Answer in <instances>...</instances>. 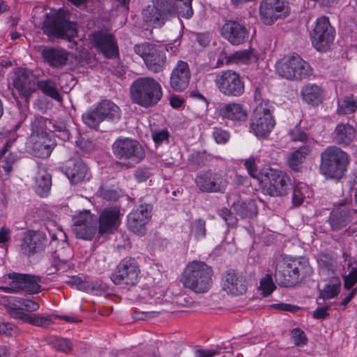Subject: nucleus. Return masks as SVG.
Instances as JSON below:
<instances>
[{
  "mask_svg": "<svg viewBox=\"0 0 357 357\" xmlns=\"http://www.w3.org/2000/svg\"><path fill=\"white\" fill-rule=\"evenodd\" d=\"M213 271L200 261L190 262L184 269L180 282L184 287L197 294L207 292L212 286Z\"/></svg>",
  "mask_w": 357,
  "mask_h": 357,
  "instance_id": "f257e3e1",
  "label": "nucleus"
},
{
  "mask_svg": "<svg viewBox=\"0 0 357 357\" xmlns=\"http://www.w3.org/2000/svg\"><path fill=\"white\" fill-rule=\"evenodd\" d=\"M312 273L307 259L295 258L288 262L278 263L275 269V278L279 285L291 287L310 276Z\"/></svg>",
  "mask_w": 357,
  "mask_h": 357,
  "instance_id": "f03ea898",
  "label": "nucleus"
},
{
  "mask_svg": "<svg viewBox=\"0 0 357 357\" xmlns=\"http://www.w3.org/2000/svg\"><path fill=\"white\" fill-rule=\"evenodd\" d=\"M160 84L151 77H139L130 86V96L133 102L144 107L155 105L162 98Z\"/></svg>",
  "mask_w": 357,
  "mask_h": 357,
  "instance_id": "7ed1b4c3",
  "label": "nucleus"
},
{
  "mask_svg": "<svg viewBox=\"0 0 357 357\" xmlns=\"http://www.w3.org/2000/svg\"><path fill=\"white\" fill-rule=\"evenodd\" d=\"M320 171L327 178H341L349 164L346 152L339 147H328L321 154Z\"/></svg>",
  "mask_w": 357,
  "mask_h": 357,
  "instance_id": "20e7f679",
  "label": "nucleus"
},
{
  "mask_svg": "<svg viewBox=\"0 0 357 357\" xmlns=\"http://www.w3.org/2000/svg\"><path fill=\"white\" fill-rule=\"evenodd\" d=\"M43 22V31L49 36L71 41L77 36L76 24L68 21L64 13L56 12L47 14Z\"/></svg>",
  "mask_w": 357,
  "mask_h": 357,
  "instance_id": "39448f33",
  "label": "nucleus"
},
{
  "mask_svg": "<svg viewBox=\"0 0 357 357\" xmlns=\"http://www.w3.org/2000/svg\"><path fill=\"white\" fill-rule=\"evenodd\" d=\"M112 151L117 158L124 160L123 165L126 167H132L139 163L145 155L141 144L130 138L117 139L112 145Z\"/></svg>",
  "mask_w": 357,
  "mask_h": 357,
  "instance_id": "423d86ee",
  "label": "nucleus"
},
{
  "mask_svg": "<svg viewBox=\"0 0 357 357\" xmlns=\"http://www.w3.org/2000/svg\"><path fill=\"white\" fill-rule=\"evenodd\" d=\"M278 75L287 79H301L311 75L310 65L298 55H293L277 62Z\"/></svg>",
  "mask_w": 357,
  "mask_h": 357,
  "instance_id": "0eeeda50",
  "label": "nucleus"
},
{
  "mask_svg": "<svg viewBox=\"0 0 357 357\" xmlns=\"http://www.w3.org/2000/svg\"><path fill=\"white\" fill-rule=\"evenodd\" d=\"M275 124L271 112V107L266 102H261L255 109L250 119V129L257 137L266 138Z\"/></svg>",
  "mask_w": 357,
  "mask_h": 357,
  "instance_id": "6e6552de",
  "label": "nucleus"
},
{
  "mask_svg": "<svg viewBox=\"0 0 357 357\" xmlns=\"http://www.w3.org/2000/svg\"><path fill=\"white\" fill-rule=\"evenodd\" d=\"M134 52L143 58L149 70L159 73L164 70L167 57L162 46L145 43L135 45Z\"/></svg>",
  "mask_w": 357,
  "mask_h": 357,
  "instance_id": "1a4fd4ad",
  "label": "nucleus"
},
{
  "mask_svg": "<svg viewBox=\"0 0 357 357\" xmlns=\"http://www.w3.org/2000/svg\"><path fill=\"white\" fill-rule=\"evenodd\" d=\"M174 12V6L169 0H156L153 6H149L142 11L144 23L152 27H160L165 24L169 15Z\"/></svg>",
  "mask_w": 357,
  "mask_h": 357,
  "instance_id": "9d476101",
  "label": "nucleus"
},
{
  "mask_svg": "<svg viewBox=\"0 0 357 357\" xmlns=\"http://www.w3.org/2000/svg\"><path fill=\"white\" fill-rule=\"evenodd\" d=\"M215 83L219 91L225 96L238 97L244 93L243 79L234 70H227L218 74Z\"/></svg>",
  "mask_w": 357,
  "mask_h": 357,
  "instance_id": "9b49d317",
  "label": "nucleus"
},
{
  "mask_svg": "<svg viewBox=\"0 0 357 357\" xmlns=\"http://www.w3.org/2000/svg\"><path fill=\"white\" fill-rule=\"evenodd\" d=\"M310 36L314 48L319 52H326L334 40L335 29L331 25L328 17H321L317 20Z\"/></svg>",
  "mask_w": 357,
  "mask_h": 357,
  "instance_id": "f8f14e48",
  "label": "nucleus"
},
{
  "mask_svg": "<svg viewBox=\"0 0 357 357\" xmlns=\"http://www.w3.org/2000/svg\"><path fill=\"white\" fill-rule=\"evenodd\" d=\"M72 231L75 236L91 241L97 231L98 218L90 211L84 210L73 218Z\"/></svg>",
  "mask_w": 357,
  "mask_h": 357,
  "instance_id": "ddd939ff",
  "label": "nucleus"
},
{
  "mask_svg": "<svg viewBox=\"0 0 357 357\" xmlns=\"http://www.w3.org/2000/svg\"><path fill=\"white\" fill-rule=\"evenodd\" d=\"M10 282L7 287H1L4 292H19L24 291L31 294H36L40 291L39 283L41 278L39 276L12 273L8 275Z\"/></svg>",
  "mask_w": 357,
  "mask_h": 357,
  "instance_id": "4468645a",
  "label": "nucleus"
},
{
  "mask_svg": "<svg viewBox=\"0 0 357 357\" xmlns=\"http://www.w3.org/2000/svg\"><path fill=\"white\" fill-rule=\"evenodd\" d=\"M139 268L133 258H125L117 265L110 278L115 284L135 286L139 278Z\"/></svg>",
  "mask_w": 357,
  "mask_h": 357,
  "instance_id": "2eb2a0df",
  "label": "nucleus"
},
{
  "mask_svg": "<svg viewBox=\"0 0 357 357\" xmlns=\"http://www.w3.org/2000/svg\"><path fill=\"white\" fill-rule=\"evenodd\" d=\"M288 15V6L285 0H262L260 3V19L266 25H271L278 19L284 18Z\"/></svg>",
  "mask_w": 357,
  "mask_h": 357,
  "instance_id": "dca6fc26",
  "label": "nucleus"
},
{
  "mask_svg": "<svg viewBox=\"0 0 357 357\" xmlns=\"http://www.w3.org/2000/svg\"><path fill=\"white\" fill-rule=\"evenodd\" d=\"M195 183L198 188L204 192H224L227 181L222 174L207 171L199 174Z\"/></svg>",
  "mask_w": 357,
  "mask_h": 357,
  "instance_id": "f3484780",
  "label": "nucleus"
},
{
  "mask_svg": "<svg viewBox=\"0 0 357 357\" xmlns=\"http://www.w3.org/2000/svg\"><path fill=\"white\" fill-rule=\"evenodd\" d=\"M265 175L269 182L267 190L271 196L282 197L287 195L291 183L290 178L285 172L270 169Z\"/></svg>",
  "mask_w": 357,
  "mask_h": 357,
  "instance_id": "a211bd4d",
  "label": "nucleus"
},
{
  "mask_svg": "<svg viewBox=\"0 0 357 357\" xmlns=\"http://www.w3.org/2000/svg\"><path fill=\"white\" fill-rule=\"evenodd\" d=\"M37 77L30 70L22 69L15 73L13 86L26 100L37 89Z\"/></svg>",
  "mask_w": 357,
  "mask_h": 357,
  "instance_id": "6ab92c4d",
  "label": "nucleus"
},
{
  "mask_svg": "<svg viewBox=\"0 0 357 357\" xmlns=\"http://www.w3.org/2000/svg\"><path fill=\"white\" fill-rule=\"evenodd\" d=\"M95 47L108 59L115 58L119 54L118 46L112 34L107 31H96L91 35Z\"/></svg>",
  "mask_w": 357,
  "mask_h": 357,
  "instance_id": "aec40b11",
  "label": "nucleus"
},
{
  "mask_svg": "<svg viewBox=\"0 0 357 357\" xmlns=\"http://www.w3.org/2000/svg\"><path fill=\"white\" fill-rule=\"evenodd\" d=\"M152 206L149 204H144L128 216V227L130 231L138 234L145 233V225L151 218Z\"/></svg>",
  "mask_w": 357,
  "mask_h": 357,
  "instance_id": "412c9836",
  "label": "nucleus"
},
{
  "mask_svg": "<svg viewBox=\"0 0 357 357\" xmlns=\"http://www.w3.org/2000/svg\"><path fill=\"white\" fill-rule=\"evenodd\" d=\"M190 78L191 72L188 63L178 61L172 70L169 85L175 91H183L188 86Z\"/></svg>",
  "mask_w": 357,
  "mask_h": 357,
  "instance_id": "4be33fe9",
  "label": "nucleus"
},
{
  "mask_svg": "<svg viewBox=\"0 0 357 357\" xmlns=\"http://www.w3.org/2000/svg\"><path fill=\"white\" fill-rule=\"evenodd\" d=\"M221 34L229 43L234 45L243 44L248 38L246 27L234 20L227 21L221 29Z\"/></svg>",
  "mask_w": 357,
  "mask_h": 357,
  "instance_id": "5701e85b",
  "label": "nucleus"
},
{
  "mask_svg": "<svg viewBox=\"0 0 357 357\" xmlns=\"http://www.w3.org/2000/svg\"><path fill=\"white\" fill-rule=\"evenodd\" d=\"M6 312L14 319L21 320V314H27L23 310L32 312L37 311L40 305L38 303L29 298H11L4 304Z\"/></svg>",
  "mask_w": 357,
  "mask_h": 357,
  "instance_id": "b1692460",
  "label": "nucleus"
},
{
  "mask_svg": "<svg viewBox=\"0 0 357 357\" xmlns=\"http://www.w3.org/2000/svg\"><path fill=\"white\" fill-rule=\"evenodd\" d=\"M63 171L72 184L82 181L88 172V167L78 157L72 158L66 161Z\"/></svg>",
  "mask_w": 357,
  "mask_h": 357,
  "instance_id": "393cba45",
  "label": "nucleus"
},
{
  "mask_svg": "<svg viewBox=\"0 0 357 357\" xmlns=\"http://www.w3.org/2000/svg\"><path fill=\"white\" fill-rule=\"evenodd\" d=\"M222 289L228 294L232 296L242 295L247 291V283L245 278L234 271H229L225 275Z\"/></svg>",
  "mask_w": 357,
  "mask_h": 357,
  "instance_id": "a878e982",
  "label": "nucleus"
},
{
  "mask_svg": "<svg viewBox=\"0 0 357 357\" xmlns=\"http://www.w3.org/2000/svg\"><path fill=\"white\" fill-rule=\"evenodd\" d=\"M120 210L118 207L105 208L100 214L98 233L100 234L112 232L119 222Z\"/></svg>",
  "mask_w": 357,
  "mask_h": 357,
  "instance_id": "bb28decb",
  "label": "nucleus"
},
{
  "mask_svg": "<svg viewBox=\"0 0 357 357\" xmlns=\"http://www.w3.org/2000/svg\"><path fill=\"white\" fill-rule=\"evenodd\" d=\"M41 54L44 61L54 68L66 66L69 57L67 50L58 47H47L43 50Z\"/></svg>",
  "mask_w": 357,
  "mask_h": 357,
  "instance_id": "cd10ccee",
  "label": "nucleus"
},
{
  "mask_svg": "<svg viewBox=\"0 0 357 357\" xmlns=\"http://www.w3.org/2000/svg\"><path fill=\"white\" fill-rule=\"evenodd\" d=\"M218 113L220 116L234 121H245L248 118L244 105L238 102L225 104L218 109Z\"/></svg>",
  "mask_w": 357,
  "mask_h": 357,
  "instance_id": "c85d7f7f",
  "label": "nucleus"
},
{
  "mask_svg": "<svg viewBox=\"0 0 357 357\" xmlns=\"http://www.w3.org/2000/svg\"><path fill=\"white\" fill-rule=\"evenodd\" d=\"M351 210L349 205L340 204L331 212L329 222L334 230H338L347 226L351 221Z\"/></svg>",
  "mask_w": 357,
  "mask_h": 357,
  "instance_id": "c756f323",
  "label": "nucleus"
},
{
  "mask_svg": "<svg viewBox=\"0 0 357 357\" xmlns=\"http://www.w3.org/2000/svg\"><path fill=\"white\" fill-rule=\"evenodd\" d=\"M46 238L39 231H29L24 237L22 245L24 252L29 255L43 250L45 246Z\"/></svg>",
  "mask_w": 357,
  "mask_h": 357,
  "instance_id": "7c9ffc66",
  "label": "nucleus"
},
{
  "mask_svg": "<svg viewBox=\"0 0 357 357\" xmlns=\"http://www.w3.org/2000/svg\"><path fill=\"white\" fill-rule=\"evenodd\" d=\"M35 190L40 197L48 195L52 186V177L45 167H38L35 176Z\"/></svg>",
  "mask_w": 357,
  "mask_h": 357,
  "instance_id": "2f4dec72",
  "label": "nucleus"
},
{
  "mask_svg": "<svg viewBox=\"0 0 357 357\" xmlns=\"http://www.w3.org/2000/svg\"><path fill=\"white\" fill-rule=\"evenodd\" d=\"M53 122L42 116H36L31 121L32 138L48 137V132L54 130Z\"/></svg>",
  "mask_w": 357,
  "mask_h": 357,
  "instance_id": "473e14b6",
  "label": "nucleus"
},
{
  "mask_svg": "<svg viewBox=\"0 0 357 357\" xmlns=\"http://www.w3.org/2000/svg\"><path fill=\"white\" fill-rule=\"evenodd\" d=\"M32 152L35 156L47 158L50 155L55 144L49 137L32 138Z\"/></svg>",
  "mask_w": 357,
  "mask_h": 357,
  "instance_id": "72a5a7b5",
  "label": "nucleus"
},
{
  "mask_svg": "<svg viewBox=\"0 0 357 357\" xmlns=\"http://www.w3.org/2000/svg\"><path fill=\"white\" fill-rule=\"evenodd\" d=\"M103 121H118L121 118L119 107L110 100H102L97 106Z\"/></svg>",
  "mask_w": 357,
  "mask_h": 357,
  "instance_id": "f704fd0d",
  "label": "nucleus"
},
{
  "mask_svg": "<svg viewBox=\"0 0 357 357\" xmlns=\"http://www.w3.org/2000/svg\"><path fill=\"white\" fill-rule=\"evenodd\" d=\"M303 100L312 106L319 105L323 100V91L317 84H308L302 89Z\"/></svg>",
  "mask_w": 357,
  "mask_h": 357,
  "instance_id": "c9c22d12",
  "label": "nucleus"
},
{
  "mask_svg": "<svg viewBox=\"0 0 357 357\" xmlns=\"http://www.w3.org/2000/svg\"><path fill=\"white\" fill-rule=\"evenodd\" d=\"M311 151L312 149L310 146L305 145L290 153L287 160V164L289 168L296 172L300 171L306 156Z\"/></svg>",
  "mask_w": 357,
  "mask_h": 357,
  "instance_id": "e433bc0d",
  "label": "nucleus"
},
{
  "mask_svg": "<svg viewBox=\"0 0 357 357\" xmlns=\"http://www.w3.org/2000/svg\"><path fill=\"white\" fill-rule=\"evenodd\" d=\"M355 137V130L348 123L338 124L334 131V141L338 144H349Z\"/></svg>",
  "mask_w": 357,
  "mask_h": 357,
  "instance_id": "4c0bfd02",
  "label": "nucleus"
},
{
  "mask_svg": "<svg viewBox=\"0 0 357 357\" xmlns=\"http://www.w3.org/2000/svg\"><path fill=\"white\" fill-rule=\"evenodd\" d=\"M232 208L241 218H252L257 214V208L254 200L236 202L232 204Z\"/></svg>",
  "mask_w": 357,
  "mask_h": 357,
  "instance_id": "58836bf2",
  "label": "nucleus"
},
{
  "mask_svg": "<svg viewBox=\"0 0 357 357\" xmlns=\"http://www.w3.org/2000/svg\"><path fill=\"white\" fill-rule=\"evenodd\" d=\"M37 88L40 89L43 93L54 98L56 100H61V98L57 91L54 82L50 79L38 81Z\"/></svg>",
  "mask_w": 357,
  "mask_h": 357,
  "instance_id": "ea45409f",
  "label": "nucleus"
},
{
  "mask_svg": "<svg viewBox=\"0 0 357 357\" xmlns=\"http://www.w3.org/2000/svg\"><path fill=\"white\" fill-rule=\"evenodd\" d=\"M357 109V98L353 96H345L343 100L338 103L337 114H347L355 112Z\"/></svg>",
  "mask_w": 357,
  "mask_h": 357,
  "instance_id": "a19ab883",
  "label": "nucleus"
},
{
  "mask_svg": "<svg viewBox=\"0 0 357 357\" xmlns=\"http://www.w3.org/2000/svg\"><path fill=\"white\" fill-rule=\"evenodd\" d=\"M253 56V51L252 49L237 51L232 55L229 56L227 59V63H247Z\"/></svg>",
  "mask_w": 357,
  "mask_h": 357,
  "instance_id": "79ce46f5",
  "label": "nucleus"
},
{
  "mask_svg": "<svg viewBox=\"0 0 357 357\" xmlns=\"http://www.w3.org/2000/svg\"><path fill=\"white\" fill-rule=\"evenodd\" d=\"M84 123L91 128L96 129L99 124L103 121L98 109L96 107L93 110L87 111L82 115Z\"/></svg>",
  "mask_w": 357,
  "mask_h": 357,
  "instance_id": "37998d69",
  "label": "nucleus"
},
{
  "mask_svg": "<svg viewBox=\"0 0 357 357\" xmlns=\"http://www.w3.org/2000/svg\"><path fill=\"white\" fill-rule=\"evenodd\" d=\"M20 317L21 320L24 322L39 327H46L52 323L49 317L38 316L36 314L31 315L21 314Z\"/></svg>",
  "mask_w": 357,
  "mask_h": 357,
  "instance_id": "c03bdc74",
  "label": "nucleus"
},
{
  "mask_svg": "<svg viewBox=\"0 0 357 357\" xmlns=\"http://www.w3.org/2000/svg\"><path fill=\"white\" fill-rule=\"evenodd\" d=\"M192 0H175L176 2L177 12L183 17L190 19L193 15V10L192 8Z\"/></svg>",
  "mask_w": 357,
  "mask_h": 357,
  "instance_id": "a18cd8bd",
  "label": "nucleus"
},
{
  "mask_svg": "<svg viewBox=\"0 0 357 357\" xmlns=\"http://www.w3.org/2000/svg\"><path fill=\"white\" fill-rule=\"evenodd\" d=\"M50 344L56 350L64 353H68L72 350V344L67 339L55 337L50 340Z\"/></svg>",
  "mask_w": 357,
  "mask_h": 357,
  "instance_id": "49530a36",
  "label": "nucleus"
},
{
  "mask_svg": "<svg viewBox=\"0 0 357 357\" xmlns=\"http://www.w3.org/2000/svg\"><path fill=\"white\" fill-rule=\"evenodd\" d=\"M275 289L271 274H266L260 281V289L264 296H269Z\"/></svg>",
  "mask_w": 357,
  "mask_h": 357,
  "instance_id": "de8ad7c7",
  "label": "nucleus"
},
{
  "mask_svg": "<svg viewBox=\"0 0 357 357\" xmlns=\"http://www.w3.org/2000/svg\"><path fill=\"white\" fill-rule=\"evenodd\" d=\"M340 291V285H326L323 290L320 291L319 298L323 300L330 299L335 297Z\"/></svg>",
  "mask_w": 357,
  "mask_h": 357,
  "instance_id": "09e8293b",
  "label": "nucleus"
},
{
  "mask_svg": "<svg viewBox=\"0 0 357 357\" xmlns=\"http://www.w3.org/2000/svg\"><path fill=\"white\" fill-rule=\"evenodd\" d=\"M191 232L194 234L196 239H200L205 237V221L200 219L195 221L192 225Z\"/></svg>",
  "mask_w": 357,
  "mask_h": 357,
  "instance_id": "8fccbe9b",
  "label": "nucleus"
},
{
  "mask_svg": "<svg viewBox=\"0 0 357 357\" xmlns=\"http://www.w3.org/2000/svg\"><path fill=\"white\" fill-rule=\"evenodd\" d=\"M100 196L106 200L115 201L119 197V192L113 189H111L106 186H102L99 190Z\"/></svg>",
  "mask_w": 357,
  "mask_h": 357,
  "instance_id": "3c124183",
  "label": "nucleus"
},
{
  "mask_svg": "<svg viewBox=\"0 0 357 357\" xmlns=\"http://www.w3.org/2000/svg\"><path fill=\"white\" fill-rule=\"evenodd\" d=\"M357 283V267L353 268L348 275L344 277V287L347 289H351Z\"/></svg>",
  "mask_w": 357,
  "mask_h": 357,
  "instance_id": "603ef678",
  "label": "nucleus"
},
{
  "mask_svg": "<svg viewBox=\"0 0 357 357\" xmlns=\"http://www.w3.org/2000/svg\"><path fill=\"white\" fill-rule=\"evenodd\" d=\"M213 136L215 142L218 144H225L229 139V133L228 132L217 128H214Z\"/></svg>",
  "mask_w": 357,
  "mask_h": 357,
  "instance_id": "864d4df0",
  "label": "nucleus"
},
{
  "mask_svg": "<svg viewBox=\"0 0 357 357\" xmlns=\"http://www.w3.org/2000/svg\"><path fill=\"white\" fill-rule=\"evenodd\" d=\"M292 338L296 345L301 346L306 344L305 333L299 328H294L291 331Z\"/></svg>",
  "mask_w": 357,
  "mask_h": 357,
  "instance_id": "5fc2aeb1",
  "label": "nucleus"
},
{
  "mask_svg": "<svg viewBox=\"0 0 357 357\" xmlns=\"http://www.w3.org/2000/svg\"><path fill=\"white\" fill-rule=\"evenodd\" d=\"M151 175L149 168L139 167L135 172V177L138 182L146 181Z\"/></svg>",
  "mask_w": 357,
  "mask_h": 357,
  "instance_id": "6e6d98bb",
  "label": "nucleus"
},
{
  "mask_svg": "<svg viewBox=\"0 0 357 357\" xmlns=\"http://www.w3.org/2000/svg\"><path fill=\"white\" fill-rule=\"evenodd\" d=\"M153 139L155 144H161L163 142L169 140V133L166 130H162L159 132H155L152 134Z\"/></svg>",
  "mask_w": 357,
  "mask_h": 357,
  "instance_id": "4d7b16f0",
  "label": "nucleus"
},
{
  "mask_svg": "<svg viewBox=\"0 0 357 357\" xmlns=\"http://www.w3.org/2000/svg\"><path fill=\"white\" fill-rule=\"evenodd\" d=\"M304 197L302 188L298 186L294 187L292 195V202L294 205L296 206H300L303 203Z\"/></svg>",
  "mask_w": 357,
  "mask_h": 357,
  "instance_id": "13d9d810",
  "label": "nucleus"
},
{
  "mask_svg": "<svg viewBox=\"0 0 357 357\" xmlns=\"http://www.w3.org/2000/svg\"><path fill=\"white\" fill-rule=\"evenodd\" d=\"M57 259H55L54 262V268L56 271H61L63 272L66 271L68 268V261L70 257H60L59 255L57 257Z\"/></svg>",
  "mask_w": 357,
  "mask_h": 357,
  "instance_id": "bf43d9fd",
  "label": "nucleus"
},
{
  "mask_svg": "<svg viewBox=\"0 0 357 357\" xmlns=\"http://www.w3.org/2000/svg\"><path fill=\"white\" fill-rule=\"evenodd\" d=\"M290 135L293 141L305 142L307 139L306 133L298 128H295L291 130Z\"/></svg>",
  "mask_w": 357,
  "mask_h": 357,
  "instance_id": "052dcab7",
  "label": "nucleus"
},
{
  "mask_svg": "<svg viewBox=\"0 0 357 357\" xmlns=\"http://www.w3.org/2000/svg\"><path fill=\"white\" fill-rule=\"evenodd\" d=\"M330 307L331 306L329 305L317 307L313 312V317L317 319H325L326 317L329 316L328 310L330 309Z\"/></svg>",
  "mask_w": 357,
  "mask_h": 357,
  "instance_id": "680f3d73",
  "label": "nucleus"
},
{
  "mask_svg": "<svg viewBox=\"0 0 357 357\" xmlns=\"http://www.w3.org/2000/svg\"><path fill=\"white\" fill-rule=\"evenodd\" d=\"M190 96L200 100L202 101V107L203 111L204 112H206L208 105V102L206 100V98L199 93L198 90L191 91L190 93Z\"/></svg>",
  "mask_w": 357,
  "mask_h": 357,
  "instance_id": "e2e57ef3",
  "label": "nucleus"
},
{
  "mask_svg": "<svg viewBox=\"0 0 357 357\" xmlns=\"http://www.w3.org/2000/svg\"><path fill=\"white\" fill-rule=\"evenodd\" d=\"M108 290V286L107 284L103 282H92L91 292L96 294H100L107 292Z\"/></svg>",
  "mask_w": 357,
  "mask_h": 357,
  "instance_id": "0e129e2a",
  "label": "nucleus"
},
{
  "mask_svg": "<svg viewBox=\"0 0 357 357\" xmlns=\"http://www.w3.org/2000/svg\"><path fill=\"white\" fill-rule=\"evenodd\" d=\"M244 165L250 175L255 177L257 171L255 159L253 158H248L245 161Z\"/></svg>",
  "mask_w": 357,
  "mask_h": 357,
  "instance_id": "69168bd1",
  "label": "nucleus"
},
{
  "mask_svg": "<svg viewBox=\"0 0 357 357\" xmlns=\"http://www.w3.org/2000/svg\"><path fill=\"white\" fill-rule=\"evenodd\" d=\"M319 262L321 265H324L325 267L329 268L330 266H332L333 265L335 260L330 255L321 254L320 255Z\"/></svg>",
  "mask_w": 357,
  "mask_h": 357,
  "instance_id": "338daca9",
  "label": "nucleus"
},
{
  "mask_svg": "<svg viewBox=\"0 0 357 357\" xmlns=\"http://www.w3.org/2000/svg\"><path fill=\"white\" fill-rule=\"evenodd\" d=\"M170 105L174 108H178L182 106L184 100L178 96H173L169 99Z\"/></svg>",
  "mask_w": 357,
  "mask_h": 357,
  "instance_id": "774afa93",
  "label": "nucleus"
}]
</instances>
